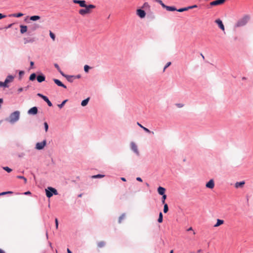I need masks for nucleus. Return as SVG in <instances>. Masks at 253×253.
<instances>
[{"label": "nucleus", "mask_w": 253, "mask_h": 253, "mask_svg": "<svg viewBox=\"0 0 253 253\" xmlns=\"http://www.w3.org/2000/svg\"><path fill=\"white\" fill-rule=\"evenodd\" d=\"M84 9H81L79 10V13L82 15L84 16L86 14H89L91 12V9L95 8V6L93 4H89Z\"/></svg>", "instance_id": "obj_1"}, {"label": "nucleus", "mask_w": 253, "mask_h": 253, "mask_svg": "<svg viewBox=\"0 0 253 253\" xmlns=\"http://www.w3.org/2000/svg\"><path fill=\"white\" fill-rule=\"evenodd\" d=\"M20 112L16 111L11 113L7 120L10 123L13 124L16 122L18 121L19 119Z\"/></svg>", "instance_id": "obj_2"}, {"label": "nucleus", "mask_w": 253, "mask_h": 253, "mask_svg": "<svg viewBox=\"0 0 253 253\" xmlns=\"http://www.w3.org/2000/svg\"><path fill=\"white\" fill-rule=\"evenodd\" d=\"M250 17L248 15H245L242 18L240 19L235 24V28H238L245 26L248 22Z\"/></svg>", "instance_id": "obj_3"}, {"label": "nucleus", "mask_w": 253, "mask_h": 253, "mask_svg": "<svg viewBox=\"0 0 253 253\" xmlns=\"http://www.w3.org/2000/svg\"><path fill=\"white\" fill-rule=\"evenodd\" d=\"M46 195L48 198H50L53 194L56 195L58 194L57 190L51 187H48L45 189Z\"/></svg>", "instance_id": "obj_4"}, {"label": "nucleus", "mask_w": 253, "mask_h": 253, "mask_svg": "<svg viewBox=\"0 0 253 253\" xmlns=\"http://www.w3.org/2000/svg\"><path fill=\"white\" fill-rule=\"evenodd\" d=\"M46 140H44L42 142H38L36 144V148L37 149H42L46 145Z\"/></svg>", "instance_id": "obj_5"}, {"label": "nucleus", "mask_w": 253, "mask_h": 253, "mask_svg": "<svg viewBox=\"0 0 253 253\" xmlns=\"http://www.w3.org/2000/svg\"><path fill=\"white\" fill-rule=\"evenodd\" d=\"M37 95L39 96H40V97H41L44 101H45L47 103V104L49 106L51 107L52 106L51 102H50V101L48 99V98L46 96H45L41 93H38Z\"/></svg>", "instance_id": "obj_6"}, {"label": "nucleus", "mask_w": 253, "mask_h": 253, "mask_svg": "<svg viewBox=\"0 0 253 253\" xmlns=\"http://www.w3.org/2000/svg\"><path fill=\"white\" fill-rule=\"evenodd\" d=\"M73 1L74 3L79 4L80 6L82 7H86L87 5L86 4V2L84 0H73Z\"/></svg>", "instance_id": "obj_7"}, {"label": "nucleus", "mask_w": 253, "mask_h": 253, "mask_svg": "<svg viewBox=\"0 0 253 253\" xmlns=\"http://www.w3.org/2000/svg\"><path fill=\"white\" fill-rule=\"evenodd\" d=\"M136 14L141 18H143L146 16V13L144 10L139 9L136 10Z\"/></svg>", "instance_id": "obj_8"}, {"label": "nucleus", "mask_w": 253, "mask_h": 253, "mask_svg": "<svg viewBox=\"0 0 253 253\" xmlns=\"http://www.w3.org/2000/svg\"><path fill=\"white\" fill-rule=\"evenodd\" d=\"M226 0H216L213 1L210 3L211 6H215L223 4Z\"/></svg>", "instance_id": "obj_9"}, {"label": "nucleus", "mask_w": 253, "mask_h": 253, "mask_svg": "<svg viewBox=\"0 0 253 253\" xmlns=\"http://www.w3.org/2000/svg\"><path fill=\"white\" fill-rule=\"evenodd\" d=\"M206 187L208 188L213 189L214 187V182L213 179H211L206 184Z\"/></svg>", "instance_id": "obj_10"}, {"label": "nucleus", "mask_w": 253, "mask_h": 253, "mask_svg": "<svg viewBox=\"0 0 253 253\" xmlns=\"http://www.w3.org/2000/svg\"><path fill=\"white\" fill-rule=\"evenodd\" d=\"M38 113V108L36 107H33L30 109L28 113L30 115H36Z\"/></svg>", "instance_id": "obj_11"}, {"label": "nucleus", "mask_w": 253, "mask_h": 253, "mask_svg": "<svg viewBox=\"0 0 253 253\" xmlns=\"http://www.w3.org/2000/svg\"><path fill=\"white\" fill-rule=\"evenodd\" d=\"M215 22L218 25L219 27L223 31H224L225 28L222 22V21L220 19H216L215 21Z\"/></svg>", "instance_id": "obj_12"}, {"label": "nucleus", "mask_w": 253, "mask_h": 253, "mask_svg": "<svg viewBox=\"0 0 253 253\" xmlns=\"http://www.w3.org/2000/svg\"><path fill=\"white\" fill-rule=\"evenodd\" d=\"M54 82L58 86H62L64 87V88H66L67 87L65 85H64L62 83V82L59 81L58 79H53Z\"/></svg>", "instance_id": "obj_13"}, {"label": "nucleus", "mask_w": 253, "mask_h": 253, "mask_svg": "<svg viewBox=\"0 0 253 253\" xmlns=\"http://www.w3.org/2000/svg\"><path fill=\"white\" fill-rule=\"evenodd\" d=\"M14 80V77L12 75L8 76L6 79L5 80V82L6 84L8 85V84L10 83L13 82Z\"/></svg>", "instance_id": "obj_14"}, {"label": "nucleus", "mask_w": 253, "mask_h": 253, "mask_svg": "<svg viewBox=\"0 0 253 253\" xmlns=\"http://www.w3.org/2000/svg\"><path fill=\"white\" fill-rule=\"evenodd\" d=\"M130 145H131V149L135 153H136L137 154H138L139 152H138V149H137V147L136 145V144L134 142H131Z\"/></svg>", "instance_id": "obj_15"}, {"label": "nucleus", "mask_w": 253, "mask_h": 253, "mask_svg": "<svg viewBox=\"0 0 253 253\" xmlns=\"http://www.w3.org/2000/svg\"><path fill=\"white\" fill-rule=\"evenodd\" d=\"M165 191H166V189L164 187L160 186L158 188V192L161 195L163 196L164 195H165Z\"/></svg>", "instance_id": "obj_16"}, {"label": "nucleus", "mask_w": 253, "mask_h": 253, "mask_svg": "<svg viewBox=\"0 0 253 253\" xmlns=\"http://www.w3.org/2000/svg\"><path fill=\"white\" fill-rule=\"evenodd\" d=\"M45 77L43 75H39L37 77V79L38 82L42 83L45 80Z\"/></svg>", "instance_id": "obj_17"}, {"label": "nucleus", "mask_w": 253, "mask_h": 253, "mask_svg": "<svg viewBox=\"0 0 253 253\" xmlns=\"http://www.w3.org/2000/svg\"><path fill=\"white\" fill-rule=\"evenodd\" d=\"M20 33L21 34H24L27 32V26L20 25Z\"/></svg>", "instance_id": "obj_18"}, {"label": "nucleus", "mask_w": 253, "mask_h": 253, "mask_svg": "<svg viewBox=\"0 0 253 253\" xmlns=\"http://www.w3.org/2000/svg\"><path fill=\"white\" fill-rule=\"evenodd\" d=\"M244 184H245L244 181L237 182L235 183V187L237 188H238L239 187H242L244 186Z\"/></svg>", "instance_id": "obj_19"}, {"label": "nucleus", "mask_w": 253, "mask_h": 253, "mask_svg": "<svg viewBox=\"0 0 253 253\" xmlns=\"http://www.w3.org/2000/svg\"><path fill=\"white\" fill-rule=\"evenodd\" d=\"M223 223H224V221L223 220L218 219H217V222L214 225V227H218V226L222 225V224H223Z\"/></svg>", "instance_id": "obj_20"}, {"label": "nucleus", "mask_w": 253, "mask_h": 253, "mask_svg": "<svg viewBox=\"0 0 253 253\" xmlns=\"http://www.w3.org/2000/svg\"><path fill=\"white\" fill-rule=\"evenodd\" d=\"M164 8H166L167 10L171 11H175L177 10L176 8H175L173 6H169L166 5V6H165Z\"/></svg>", "instance_id": "obj_21"}, {"label": "nucleus", "mask_w": 253, "mask_h": 253, "mask_svg": "<svg viewBox=\"0 0 253 253\" xmlns=\"http://www.w3.org/2000/svg\"><path fill=\"white\" fill-rule=\"evenodd\" d=\"M89 98H87L83 100L82 103H81L82 106H86L87 104V103H88V102L89 101Z\"/></svg>", "instance_id": "obj_22"}, {"label": "nucleus", "mask_w": 253, "mask_h": 253, "mask_svg": "<svg viewBox=\"0 0 253 253\" xmlns=\"http://www.w3.org/2000/svg\"><path fill=\"white\" fill-rule=\"evenodd\" d=\"M105 245V242L104 241H100L97 243V247L98 248H102Z\"/></svg>", "instance_id": "obj_23"}, {"label": "nucleus", "mask_w": 253, "mask_h": 253, "mask_svg": "<svg viewBox=\"0 0 253 253\" xmlns=\"http://www.w3.org/2000/svg\"><path fill=\"white\" fill-rule=\"evenodd\" d=\"M30 19L32 21H36L40 19V17L39 16L35 15L31 16Z\"/></svg>", "instance_id": "obj_24"}, {"label": "nucleus", "mask_w": 253, "mask_h": 253, "mask_svg": "<svg viewBox=\"0 0 253 253\" xmlns=\"http://www.w3.org/2000/svg\"><path fill=\"white\" fill-rule=\"evenodd\" d=\"M126 217V215L125 213H123L122 214L120 217H119V223H121L122 222V221L125 219Z\"/></svg>", "instance_id": "obj_25"}, {"label": "nucleus", "mask_w": 253, "mask_h": 253, "mask_svg": "<svg viewBox=\"0 0 253 253\" xmlns=\"http://www.w3.org/2000/svg\"><path fill=\"white\" fill-rule=\"evenodd\" d=\"M65 77L66 78L67 80L70 82H72L73 81V79L74 78V77L73 76H65Z\"/></svg>", "instance_id": "obj_26"}, {"label": "nucleus", "mask_w": 253, "mask_h": 253, "mask_svg": "<svg viewBox=\"0 0 253 253\" xmlns=\"http://www.w3.org/2000/svg\"><path fill=\"white\" fill-rule=\"evenodd\" d=\"M158 221L159 223H162L163 222V214L161 212H160L159 213Z\"/></svg>", "instance_id": "obj_27"}, {"label": "nucleus", "mask_w": 253, "mask_h": 253, "mask_svg": "<svg viewBox=\"0 0 253 253\" xmlns=\"http://www.w3.org/2000/svg\"><path fill=\"white\" fill-rule=\"evenodd\" d=\"M104 177V175L102 174H97V175H94L91 176L92 178H102Z\"/></svg>", "instance_id": "obj_28"}, {"label": "nucleus", "mask_w": 253, "mask_h": 253, "mask_svg": "<svg viewBox=\"0 0 253 253\" xmlns=\"http://www.w3.org/2000/svg\"><path fill=\"white\" fill-rule=\"evenodd\" d=\"M164 207V213H167L169 211L168 205L167 204H165Z\"/></svg>", "instance_id": "obj_29"}, {"label": "nucleus", "mask_w": 253, "mask_h": 253, "mask_svg": "<svg viewBox=\"0 0 253 253\" xmlns=\"http://www.w3.org/2000/svg\"><path fill=\"white\" fill-rule=\"evenodd\" d=\"M36 77V75L35 73L32 74L29 78L30 80L31 81H34Z\"/></svg>", "instance_id": "obj_30"}, {"label": "nucleus", "mask_w": 253, "mask_h": 253, "mask_svg": "<svg viewBox=\"0 0 253 253\" xmlns=\"http://www.w3.org/2000/svg\"><path fill=\"white\" fill-rule=\"evenodd\" d=\"M68 101V100H64L60 104H58V107L60 108H62L63 106L65 105V104L67 102V101Z\"/></svg>", "instance_id": "obj_31"}, {"label": "nucleus", "mask_w": 253, "mask_h": 253, "mask_svg": "<svg viewBox=\"0 0 253 253\" xmlns=\"http://www.w3.org/2000/svg\"><path fill=\"white\" fill-rule=\"evenodd\" d=\"M23 15V14L22 13H14L12 14V16L15 17H20Z\"/></svg>", "instance_id": "obj_32"}, {"label": "nucleus", "mask_w": 253, "mask_h": 253, "mask_svg": "<svg viewBox=\"0 0 253 253\" xmlns=\"http://www.w3.org/2000/svg\"><path fill=\"white\" fill-rule=\"evenodd\" d=\"M0 86L7 87H8V85L6 84L5 81L4 82H0Z\"/></svg>", "instance_id": "obj_33"}, {"label": "nucleus", "mask_w": 253, "mask_h": 253, "mask_svg": "<svg viewBox=\"0 0 253 253\" xmlns=\"http://www.w3.org/2000/svg\"><path fill=\"white\" fill-rule=\"evenodd\" d=\"M188 9H189V8H188V7H184V8H180L179 9H177L176 10L178 12H183V11L188 10Z\"/></svg>", "instance_id": "obj_34"}, {"label": "nucleus", "mask_w": 253, "mask_h": 253, "mask_svg": "<svg viewBox=\"0 0 253 253\" xmlns=\"http://www.w3.org/2000/svg\"><path fill=\"white\" fill-rule=\"evenodd\" d=\"M3 169L4 170H5V171H6L7 172H10L12 171V169H11L10 168H8V167H3Z\"/></svg>", "instance_id": "obj_35"}, {"label": "nucleus", "mask_w": 253, "mask_h": 253, "mask_svg": "<svg viewBox=\"0 0 253 253\" xmlns=\"http://www.w3.org/2000/svg\"><path fill=\"white\" fill-rule=\"evenodd\" d=\"M142 8H150V5L149 4H148V3L147 2H145L142 7Z\"/></svg>", "instance_id": "obj_36"}, {"label": "nucleus", "mask_w": 253, "mask_h": 253, "mask_svg": "<svg viewBox=\"0 0 253 253\" xmlns=\"http://www.w3.org/2000/svg\"><path fill=\"white\" fill-rule=\"evenodd\" d=\"M49 35H50V37H51V38L52 39V40L54 41L55 39V35L52 32L50 31Z\"/></svg>", "instance_id": "obj_37"}, {"label": "nucleus", "mask_w": 253, "mask_h": 253, "mask_svg": "<svg viewBox=\"0 0 253 253\" xmlns=\"http://www.w3.org/2000/svg\"><path fill=\"white\" fill-rule=\"evenodd\" d=\"M166 198H167V195H163L162 198V203L163 204H166L165 203V200H166Z\"/></svg>", "instance_id": "obj_38"}, {"label": "nucleus", "mask_w": 253, "mask_h": 253, "mask_svg": "<svg viewBox=\"0 0 253 253\" xmlns=\"http://www.w3.org/2000/svg\"><path fill=\"white\" fill-rule=\"evenodd\" d=\"M145 131H146L147 133H152V134H154V132H151L149 129H148L147 128L145 127H143L142 128Z\"/></svg>", "instance_id": "obj_39"}, {"label": "nucleus", "mask_w": 253, "mask_h": 253, "mask_svg": "<svg viewBox=\"0 0 253 253\" xmlns=\"http://www.w3.org/2000/svg\"><path fill=\"white\" fill-rule=\"evenodd\" d=\"M89 69H90V67L87 65H85L84 66V70L86 73L88 72V70Z\"/></svg>", "instance_id": "obj_40"}, {"label": "nucleus", "mask_w": 253, "mask_h": 253, "mask_svg": "<svg viewBox=\"0 0 253 253\" xmlns=\"http://www.w3.org/2000/svg\"><path fill=\"white\" fill-rule=\"evenodd\" d=\"M17 177L18 178H19V179H23L24 180V183H26V182H27V179L25 177H24V176H17Z\"/></svg>", "instance_id": "obj_41"}, {"label": "nucleus", "mask_w": 253, "mask_h": 253, "mask_svg": "<svg viewBox=\"0 0 253 253\" xmlns=\"http://www.w3.org/2000/svg\"><path fill=\"white\" fill-rule=\"evenodd\" d=\"M170 65H171V62H168V63H167V64L166 65V66H165L164 68L163 72H165V70H166V69L168 67H169Z\"/></svg>", "instance_id": "obj_42"}, {"label": "nucleus", "mask_w": 253, "mask_h": 253, "mask_svg": "<svg viewBox=\"0 0 253 253\" xmlns=\"http://www.w3.org/2000/svg\"><path fill=\"white\" fill-rule=\"evenodd\" d=\"M44 128H45V130L46 132H47L48 130V126L46 122H45L44 123Z\"/></svg>", "instance_id": "obj_43"}, {"label": "nucleus", "mask_w": 253, "mask_h": 253, "mask_svg": "<svg viewBox=\"0 0 253 253\" xmlns=\"http://www.w3.org/2000/svg\"><path fill=\"white\" fill-rule=\"evenodd\" d=\"M55 227L57 229L58 228V221L57 218H55Z\"/></svg>", "instance_id": "obj_44"}, {"label": "nucleus", "mask_w": 253, "mask_h": 253, "mask_svg": "<svg viewBox=\"0 0 253 253\" xmlns=\"http://www.w3.org/2000/svg\"><path fill=\"white\" fill-rule=\"evenodd\" d=\"M54 66L57 69L58 71H60V70H61L57 64H55Z\"/></svg>", "instance_id": "obj_45"}, {"label": "nucleus", "mask_w": 253, "mask_h": 253, "mask_svg": "<svg viewBox=\"0 0 253 253\" xmlns=\"http://www.w3.org/2000/svg\"><path fill=\"white\" fill-rule=\"evenodd\" d=\"M176 106L179 108H181L183 107L184 105L183 104L178 103L176 104Z\"/></svg>", "instance_id": "obj_46"}, {"label": "nucleus", "mask_w": 253, "mask_h": 253, "mask_svg": "<svg viewBox=\"0 0 253 253\" xmlns=\"http://www.w3.org/2000/svg\"><path fill=\"white\" fill-rule=\"evenodd\" d=\"M197 7V6L196 5H194L193 6H188V8H189V9H192L193 8H195Z\"/></svg>", "instance_id": "obj_47"}, {"label": "nucleus", "mask_w": 253, "mask_h": 253, "mask_svg": "<svg viewBox=\"0 0 253 253\" xmlns=\"http://www.w3.org/2000/svg\"><path fill=\"white\" fill-rule=\"evenodd\" d=\"M6 16L5 15H3L1 13H0V19L5 18Z\"/></svg>", "instance_id": "obj_48"}, {"label": "nucleus", "mask_w": 253, "mask_h": 253, "mask_svg": "<svg viewBox=\"0 0 253 253\" xmlns=\"http://www.w3.org/2000/svg\"><path fill=\"white\" fill-rule=\"evenodd\" d=\"M23 90H24V88H22V87H20V88H19L18 89V93L21 92V91H22Z\"/></svg>", "instance_id": "obj_49"}, {"label": "nucleus", "mask_w": 253, "mask_h": 253, "mask_svg": "<svg viewBox=\"0 0 253 253\" xmlns=\"http://www.w3.org/2000/svg\"><path fill=\"white\" fill-rule=\"evenodd\" d=\"M136 180L137 181H140V182H142V179L140 177H137L136 178Z\"/></svg>", "instance_id": "obj_50"}, {"label": "nucleus", "mask_w": 253, "mask_h": 253, "mask_svg": "<svg viewBox=\"0 0 253 253\" xmlns=\"http://www.w3.org/2000/svg\"><path fill=\"white\" fill-rule=\"evenodd\" d=\"M59 72V73L63 76H66L67 75H65L62 72L61 70H60V71H58Z\"/></svg>", "instance_id": "obj_51"}, {"label": "nucleus", "mask_w": 253, "mask_h": 253, "mask_svg": "<svg viewBox=\"0 0 253 253\" xmlns=\"http://www.w3.org/2000/svg\"><path fill=\"white\" fill-rule=\"evenodd\" d=\"M137 125L139 126L141 128H143V127H144L143 126H142L140 124H139L138 122L137 123Z\"/></svg>", "instance_id": "obj_52"}, {"label": "nucleus", "mask_w": 253, "mask_h": 253, "mask_svg": "<svg viewBox=\"0 0 253 253\" xmlns=\"http://www.w3.org/2000/svg\"><path fill=\"white\" fill-rule=\"evenodd\" d=\"M25 195H30L31 194V192L30 191H27L24 193Z\"/></svg>", "instance_id": "obj_53"}, {"label": "nucleus", "mask_w": 253, "mask_h": 253, "mask_svg": "<svg viewBox=\"0 0 253 253\" xmlns=\"http://www.w3.org/2000/svg\"><path fill=\"white\" fill-rule=\"evenodd\" d=\"M6 192H2V193H0V196L4 195H6Z\"/></svg>", "instance_id": "obj_54"}, {"label": "nucleus", "mask_w": 253, "mask_h": 253, "mask_svg": "<svg viewBox=\"0 0 253 253\" xmlns=\"http://www.w3.org/2000/svg\"><path fill=\"white\" fill-rule=\"evenodd\" d=\"M6 192H2V193H0V196L4 195H6Z\"/></svg>", "instance_id": "obj_55"}, {"label": "nucleus", "mask_w": 253, "mask_h": 253, "mask_svg": "<svg viewBox=\"0 0 253 253\" xmlns=\"http://www.w3.org/2000/svg\"><path fill=\"white\" fill-rule=\"evenodd\" d=\"M34 64V62H33V61H31V62H30V65H31V67L32 68L33 67V66Z\"/></svg>", "instance_id": "obj_56"}, {"label": "nucleus", "mask_w": 253, "mask_h": 253, "mask_svg": "<svg viewBox=\"0 0 253 253\" xmlns=\"http://www.w3.org/2000/svg\"><path fill=\"white\" fill-rule=\"evenodd\" d=\"M23 74H24V72L23 71H21L19 72V75L20 76H22Z\"/></svg>", "instance_id": "obj_57"}, {"label": "nucleus", "mask_w": 253, "mask_h": 253, "mask_svg": "<svg viewBox=\"0 0 253 253\" xmlns=\"http://www.w3.org/2000/svg\"><path fill=\"white\" fill-rule=\"evenodd\" d=\"M3 102V100L2 99H0V108L1 107V104Z\"/></svg>", "instance_id": "obj_58"}, {"label": "nucleus", "mask_w": 253, "mask_h": 253, "mask_svg": "<svg viewBox=\"0 0 253 253\" xmlns=\"http://www.w3.org/2000/svg\"><path fill=\"white\" fill-rule=\"evenodd\" d=\"M0 253H5V252L1 249H0Z\"/></svg>", "instance_id": "obj_59"}, {"label": "nucleus", "mask_w": 253, "mask_h": 253, "mask_svg": "<svg viewBox=\"0 0 253 253\" xmlns=\"http://www.w3.org/2000/svg\"><path fill=\"white\" fill-rule=\"evenodd\" d=\"M6 194H12L13 192H12V191H7V192H6Z\"/></svg>", "instance_id": "obj_60"}, {"label": "nucleus", "mask_w": 253, "mask_h": 253, "mask_svg": "<svg viewBox=\"0 0 253 253\" xmlns=\"http://www.w3.org/2000/svg\"><path fill=\"white\" fill-rule=\"evenodd\" d=\"M192 230H193V229H192V227H190V228H189L187 229V231H192Z\"/></svg>", "instance_id": "obj_61"}, {"label": "nucleus", "mask_w": 253, "mask_h": 253, "mask_svg": "<svg viewBox=\"0 0 253 253\" xmlns=\"http://www.w3.org/2000/svg\"><path fill=\"white\" fill-rule=\"evenodd\" d=\"M121 180H123V181H126V178H124V177H122L121 178Z\"/></svg>", "instance_id": "obj_62"}, {"label": "nucleus", "mask_w": 253, "mask_h": 253, "mask_svg": "<svg viewBox=\"0 0 253 253\" xmlns=\"http://www.w3.org/2000/svg\"><path fill=\"white\" fill-rule=\"evenodd\" d=\"M67 253H72L71 251L69 249H67Z\"/></svg>", "instance_id": "obj_63"}, {"label": "nucleus", "mask_w": 253, "mask_h": 253, "mask_svg": "<svg viewBox=\"0 0 253 253\" xmlns=\"http://www.w3.org/2000/svg\"><path fill=\"white\" fill-rule=\"evenodd\" d=\"M202 252V250L200 249L197 251V253H200Z\"/></svg>", "instance_id": "obj_64"}]
</instances>
